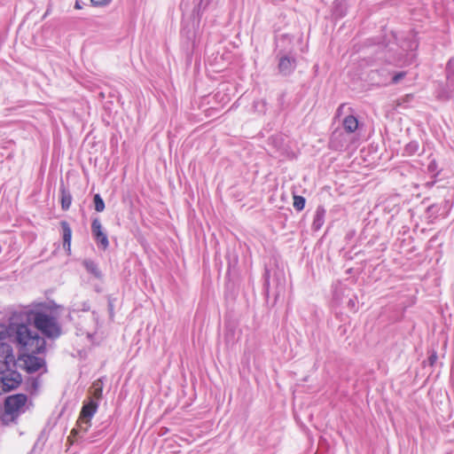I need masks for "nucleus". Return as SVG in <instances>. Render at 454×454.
Returning a JSON list of instances; mask_svg holds the SVG:
<instances>
[{"label": "nucleus", "instance_id": "f257e3e1", "mask_svg": "<svg viewBox=\"0 0 454 454\" xmlns=\"http://www.w3.org/2000/svg\"><path fill=\"white\" fill-rule=\"evenodd\" d=\"M6 337L18 347L29 346L33 352H42L46 349L44 338H39L37 335L33 338L27 326L20 323L17 310L12 313L7 325L0 324V341Z\"/></svg>", "mask_w": 454, "mask_h": 454}, {"label": "nucleus", "instance_id": "f03ea898", "mask_svg": "<svg viewBox=\"0 0 454 454\" xmlns=\"http://www.w3.org/2000/svg\"><path fill=\"white\" fill-rule=\"evenodd\" d=\"M19 320L22 325H26L28 329L30 335L34 338L36 335L42 338L38 333L33 332L30 329V325L33 324L35 327L46 338L55 340L58 339L62 333L61 326L57 318L41 310H19Z\"/></svg>", "mask_w": 454, "mask_h": 454}, {"label": "nucleus", "instance_id": "7ed1b4c3", "mask_svg": "<svg viewBox=\"0 0 454 454\" xmlns=\"http://www.w3.org/2000/svg\"><path fill=\"white\" fill-rule=\"evenodd\" d=\"M93 394L88 399L84 400L81 408L77 424L81 430L87 433L91 427V419L97 413L99 402L103 395V382L98 380L92 384Z\"/></svg>", "mask_w": 454, "mask_h": 454}, {"label": "nucleus", "instance_id": "20e7f679", "mask_svg": "<svg viewBox=\"0 0 454 454\" xmlns=\"http://www.w3.org/2000/svg\"><path fill=\"white\" fill-rule=\"evenodd\" d=\"M45 349L42 352H33L29 346L19 347L18 360L23 363L22 369L27 373H35L43 367H46L44 358L38 357L36 354L44 353Z\"/></svg>", "mask_w": 454, "mask_h": 454}, {"label": "nucleus", "instance_id": "39448f33", "mask_svg": "<svg viewBox=\"0 0 454 454\" xmlns=\"http://www.w3.org/2000/svg\"><path fill=\"white\" fill-rule=\"evenodd\" d=\"M21 374L10 367L0 368V390L3 393H8L16 389L21 383Z\"/></svg>", "mask_w": 454, "mask_h": 454}, {"label": "nucleus", "instance_id": "423d86ee", "mask_svg": "<svg viewBox=\"0 0 454 454\" xmlns=\"http://www.w3.org/2000/svg\"><path fill=\"white\" fill-rule=\"evenodd\" d=\"M278 70L284 76H288L294 73L297 66L295 53L292 51H286L280 50L277 53Z\"/></svg>", "mask_w": 454, "mask_h": 454}, {"label": "nucleus", "instance_id": "0eeeda50", "mask_svg": "<svg viewBox=\"0 0 454 454\" xmlns=\"http://www.w3.org/2000/svg\"><path fill=\"white\" fill-rule=\"evenodd\" d=\"M91 235L97 246L106 250L109 247V239L106 231L104 230L98 217H94L91 220Z\"/></svg>", "mask_w": 454, "mask_h": 454}, {"label": "nucleus", "instance_id": "6e6552de", "mask_svg": "<svg viewBox=\"0 0 454 454\" xmlns=\"http://www.w3.org/2000/svg\"><path fill=\"white\" fill-rule=\"evenodd\" d=\"M327 300L330 308L334 312L336 317L340 315V280L335 279L327 294Z\"/></svg>", "mask_w": 454, "mask_h": 454}, {"label": "nucleus", "instance_id": "1a4fd4ad", "mask_svg": "<svg viewBox=\"0 0 454 454\" xmlns=\"http://www.w3.org/2000/svg\"><path fill=\"white\" fill-rule=\"evenodd\" d=\"M27 401V395L22 393L7 396L4 401L5 413L7 415H14L26 404Z\"/></svg>", "mask_w": 454, "mask_h": 454}, {"label": "nucleus", "instance_id": "9d476101", "mask_svg": "<svg viewBox=\"0 0 454 454\" xmlns=\"http://www.w3.org/2000/svg\"><path fill=\"white\" fill-rule=\"evenodd\" d=\"M225 259L227 262V271H226V290L231 288V278L237 272V267L239 263V255L234 249H228L226 251Z\"/></svg>", "mask_w": 454, "mask_h": 454}, {"label": "nucleus", "instance_id": "9b49d317", "mask_svg": "<svg viewBox=\"0 0 454 454\" xmlns=\"http://www.w3.org/2000/svg\"><path fill=\"white\" fill-rule=\"evenodd\" d=\"M15 364L16 360L12 347L8 343L0 341V368H7Z\"/></svg>", "mask_w": 454, "mask_h": 454}, {"label": "nucleus", "instance_id": "f8f14e48", "mask_svg": "<svg viewBox=\"0 0 454 454\" xmlns=\"http://www.w3.org/2000/svg\"><path fill=\"white\" fill-rule=\"evenodd\" d=\"M268 145L271 146L280 156L287 153L285 138L282 134H274L268 138Z\"/></svg>", "mask_w": 454, "mask_h": 454}, {"label": "nucleus", "instance_id": "ddd939ff", "mask_svg": "<svg viewBox=\"0 0 454 454\" xmlns=\"http://www.w3.org/2000/svg\"><path fill=\"white\" fill-rule=\"evenodd\" d=\"M197 4H195L192 10V19H193V26H200L201 18L205 11L210 6L213 0H196Z\"/></svg>", "mask_w": 454, "mask_h": 454}, {"label": "nucleus", "instance_id": "4468645a", "mask_svg": "<svg viewBox=\"0 0 454 454\" xmlns=\"http://www.w3.org/2000/svg\"><path fill=\"white\" fill-rule=\"evenodd\" d=\"M62 231L63 247L67 254H71L72 229L68 222L63 220L59 223Z\"/></svg>", "mask_w": 454, "mask_h": 454}, {"label": "nucleus", "instance_id": "2eb2a0df", "mask_svg": "<svg viewBox=\"0 0 454 454\" xmlns=\"http://www.w3.org/2000/svg\"><path fill=\"white\" fill-rule=\"evenodd\" d=\"M340 105L339 106H337L336 111H335L333 124L336 125V127H335V129L331 136V139H330V146L336 150L338 149L339 144H340L338 141V137H339V136H340V133H339V129H340Z\"/></svg>", "mask_w": 454, "mask_h": 454}, {"label": "nucleus", "instance_id": "dca6fc26", "mask_svg": "<svg viewBox=\"0 0 454 454\" xmlns=\"http://www.w3.org/2000/svg\"><path fill=\"white\" fill-rule=\"evenodd\" d=\"M82 266L86 270V271L93 276L97 279L103 278V272L100 270L98 263L92 259H84L82 261Z\"/></svg>", "mask_w": 454, "mask_h": 454}, {"label": "nucleus", "instance_id": "f3484780", "mask_svg": "<svg viewBox=\"0 0 454 454\" xmlns=\"http://www.w3.org/2000/svg\"><path fill=\"white\" fill-rule=\"evenodd\" d=\"M273 282L276 284V286L275 291L273 293L274 301L272 305H274L277 302L281 292H283L285 289L286 279L284 273L280 271H275L273 274Z\"/></svg>", "mask_w": 454, "mask_h": 454}, {"label": "nucleus", "instance_id": "a211bd4d", "mask_svg": "<svg viewBox=\"0 0 454 454\" xmlns=\"http://www.w3.org/2000/svg\"><path fill=\"white\" fill-rule=\"evenodd\" d=\"M59 193L61 208L64 211H67L71 207L73 197L68 188L63 184V181H61L59 186Z\"/></svg>", "mask_w": 454, "mask_h": 454}, {"label": "nucleus", "instance_id": "6ab92c4d", "mask_svg": "<svg viewBox=\"0 0 454 454\" xmlns=\"http://www.w3.org/2000/svg\"><path fill=\"white\" fill-rule=\"evenodd\" d=\"M325 209L319 206L317 207L311 228L314 231H319L325 223Z\"/></svg>", "mask_w": 454, "mask_h": 454}, {"label": "nucleus", "instance_id": "aec40b11", "mask_svg": "<svg viewBox=\"0 0 454 454\" xmlns=\"http://www.w3.org/2000/svg\"><path fill=\"white\" fill-rule=\"evenodd\" d=\"M262 294L267 302H269L270 293V270L268 266L264 267V272L262 275Z\"/></svg>", "mask_w": 454, "mask_h": 454}, {"label": "nucleus", "instance_id": "412c9836", "mask_svg": "<svg viewBox=\"0 0 454 454\" xmlns=\"http://www.w3.org/2000/svg\"><path fill=\"white\" fill-rule=\"evenodd\" d=\"M39 379L38 377H28L25 381L26 390L30 394L34 395L39 388Z\"/></svg>", "mask_w": 454, "mask_h": 454}, {"label": "nucleus", "instance_id": "4be33fe9", "mask_svg": "<svg viewBox=\"0 0 454 454\" xmlns=\"http://www.w3.org/2000/svg\"><path fill=\"white\" fill-rule=\"evenodd\" d=\"M342 124L344 125L346 131L349 133L356 131L358 128V121L352 115L347 116L343 120Z\"/></svg>", "mask_w": 454, "mask_h": 454}, {"label": "nucleus", "instance_id": "5701e85b", "mask_svg": "<svg viewBox=\"0 0 454 454\" xmlns=\"http://www.w3.org/2000/svg\"><path fill=\"white\" fill-rule=\"evenodd\" d=\"M195 27L196 26L193 25L192 27H190L189 26H183L181 29V36L185 38L187 42H191L192 48L194 47L195 43V32L193 30Z\"/></svg>", "mask_w": 454, "mask_h": 454}, {"label": "nucleus", "instance_id": "b1692460", "mask_svg": "<svg viewBox=\"0 0 454 454\" xmlns=\"http://www.w3.org/2000/svg\"><path fill=\"white\" fill-rule=\"evenodd\" d=\"M293 199H294L293 206H294V209L298 212L303 210L305 207V205H306V199L301 195H296V194L294 195Z\"/></svg>", "mask_w": 454, "mask_h": 454}, {"label": "nucleus", "instance_id": "393cba45", "mask_svg": "<svg viewBox=\"0 0 454 454\" xmlns=\"http://www.w3.org/2000/svg\"><path fill=\"white\" fill-rule=\"evenodd\" d=\"M93 204L95 210L98 213L103 212L106 208L105 201L99 193L94 194Z\"/></svg>", "mask_w": 454, "mask_h": 454}, {"label": "nucleus", "instance_id": "a878e982", "mask_svg": "<svg viewBox=\"0 0 454 454\" xmlns=\"http://www.w3.org/2000/svg\"><path fill=\"white\" fill-rule=\"evenodd\" d=\"M90 310V303L89 301H84L81 303H74L72 306V311L73 312H88Z\"/></svg>", "mask_w": 454, "mask_h": 454}, {"label": "nucleus", "instance_id": "bb28decb", "mask_svg": "<svg viewBox=\"0 0 454 454\" xmlns=\"http://www.w3.org/2000/svg\"><path fill=\"white\" fill-rule=\"evenodd\" d=\"M254 107L259 113L265 114L266 113V101L263 99L257 100L254 102Z\"/></svg>", "mask_w": 454, "mask_h": 454}, {"label": "nucleus", "instance_id": "cd10ccee", "mask_svg": "<svg viewBox=\"0 0 454 454\" xmlns=\"http://www.w3.org/2000/svg\"><path fill=\"white\" fill-rule=\"evenodd\" d=\"M107 307H108V311H109L110 317H114V300L111 297L108 298Z\"/></svg>", "mask_w": 454, "mask_h": 454}, {"label": "nucleus", "instance_id": "c85d7f7f", "mask_svg": "<svg viewBox=\"0 0 454 454\" xmlns=\"http://www.w3.org/2000/svg\"><path fill=\"white\" fill-rule=\"evenodd\" d=\"M406 76V72H399L393 76L392 82L397 83L400 80Z\"/></svg>", "mask_w": 454, "mask_h": 454}, {"label": "nucleus", "instance_id": "c756f323", "mask_svg": "<svg viewBox=\"0 0 454 454\" xmlns=\"http://www.w3.org/2000/svg\"><path fill=\"white\" fill-rule=\"evenodd\" d=\"M90 2L93 6H105L110 0H90Z\"/></svg>", "mask_w": 454, "mask_h": 454}, {"label": "nucleus", "instance_id": "7c9ffc66", "mask_svg": "<svg viewBox=\"0 0 454 454\" xmlns=\"http://www.w3.org/2000/svg\"><path fill=\"white\" fill-rule=\"evenodd\" d=\"M285 97H286V93L282 92V93L279 94V96L278 98V103L280 110L284 109Z\"/></svg>", "mask_w": 454, "mask_h": 454}, {"label": "nucleus", "instance_id": "2f4dec72", "mask_svg": "<svg viewBox=\"0 0 454 454\" xmlns=\"http://www.w3.org/2000/svg\"><path fill=\"white\" fill-rule=\"evenodd\" d=\"M333 4H334V9H335L334 15L337 17L338 16V8L340 5V1L335 0Z\"/></svg>", "mask_w": 454, "mask_h": 454}, {"label": "nucleus", "instance_id": "473e14b6", "mask_svg": "<svg viewBox=\"0 0 454 454\" xmlns=\"http://www.w3.org/2000/svg\"><path fill=\"white\" fill-rule=\"evenodd\" d=\"M74 8H75V9H78V10H80V9H82V4H81V3H80L79 1H76V2H75V4H74Z\"/></svg>", "mask_w": 454, "mask_h": 454}, {"label": "nucleus", "instance_id": "72a5a7b5", "mask_svg": "<svg viewBox=\"0 0 454 454\" xmlns=\"http://www.w3.org/2000/svg\"><path fill=\"white\" fill-rule=\"evenodd\" d=\"M436 359V356H434L432 357H430V360H431V364H433L434 360Z\"/></svg>", "mask_w": 454, "mask_h": 454}, {"label": "nucleus", "instance_id": "f704fd0d", "mask_svg": "<svg viewBox=\"0 0 454 454\" xmlns=\"http://www.w3.org/2000/svg\"><path fill=\"white\" fill-rule=\"evenodd\" d=\"M77 432H78V430L76 428H73L72 429V434H76Z\"/></svg>", "mask_w": 454, "mask_h": 454}, {"label": "nucleus", "instance_id": "c9c22d12", "mask_svg": "<svg viewBox=\"0 0 454 454\" xmlns=\"http://www.w3.org/2000/svg\"><path fill=\"white\" fill-rule=\"evenodd\" d=\"M184 1H185V0H182V2H181V4H180V8H181V9H182V8H183V6H184Z\"/></svg>", "mask_w": 454, "mask_h": 454}]
</instances>
